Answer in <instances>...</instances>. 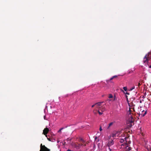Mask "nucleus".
I'll list each match as a JSON object with an SVG mask.
<instances>
[{
  "label": "nucleus",
  "mask_w": 151,
  "mask_h": 151,
  "mask_svg": "<svg viewBox=\"0 0 151 151\" xmlns=\"http://www.w3.org/2000/svg\"><path fill=\"white\" fill-rule=\"evenodd\" d=\"M40 151H50V150L47 148L45 145H43L42 144L40 145Z\"/></svg>",
  "instance_id": "7ed1b4c3"
},
{
  "label": "nucleus",
  "mask_w": 151,
  "mask_h": 151,
  "mask_svg": "<svg viewBox=\"0 0 151 151\" xmlns=\"http://www.w3.org/2000/svg\"><path fill=\"white\" fill-rule=\"evenodd\" d=\"M99 110H100L102 112H103L106 110L105 107L104 106H101V108H100Z\"/></svg>",
  "instance_id": "0eeeda50"
},
{
  "label": "nucleus",
  "mask_w": 151,
  "mask_h": 151,
  "mask_svg": "<svg viewBox=\"0 0 151 151\" xmlns=\"http://www.w3.org/2000/svg\"><path fill=\"white\" fill-rule=\"evenodd\" d=\"M113 95L111 94H109V98H113Z\"/></svg>",
  "instance_id": "ddd939ff"
},
{
  "label": "nucleus",
  "mask_w": 151,
  "mask_h": 151,
  "mask_svg": "<svg viewBox=\"0 0 151 151\" xmlns=\"http://www.w3.org/2000/svg\"><path fill=\"white\" fill-rule=\"evenodd\" d=\"M121 139V140L120 141V142L121 143L123 142L124 141V140L122 139Z\"/></svg>",
  "instance_id": "aec40b11"
},
{
  "label": "nucleus",
  "mask_w": 151,
  "mask_h": 151,
  "mask_svg": "<svg viewBox=\"0 0 151 151\" xmlns=\"http://www.w3.org/2000/svg\"><path fill=\"white\" fill-rule=\"evenodd\" d=\"M114 144V142L113 140H111L110 141H109L108 144L107 145L108 147H109L110 146H111L112 145H113Z\"/></svg>",
  "instance_id": "39448f33"
},
{
  "label": "nucleus",
  "mask_w": 151,
  "mask_h": 151,
  "mask_svg": "<svg viewBox=\"0 0 151 151\" xmlns=\"http://www.w3.org/2000/svg\"><path fill=\"white\" fill-rule=\"evenodd\" d=\"M140 85V84L139 83L138 84V86H139Z\"/></svg>",
  "instance_id": "bb28decb"
},
{
  "label": "nucleus",
  "mask_w": 151,
  "mask_h": 151,
  "mask_svg": "<svg viewBox=\"0 0 151 151\" xmlns=\"http://www.w3.org/2000/svg\"><path fill=\"white\" fill-rule=\"evenodd\" d=\"M99 130L100 131H101L102 130V129L101 128V127L100 126V128H99Z\"/></svg>",
  "instance_id": "4be33fe9"
},
{
  "label": "nucleus",
  "mask_w": 151,
  "mask_h": 151,
  "mask_svg": "<svg viewBox=\"0 0 151 151\" xmlns=\"http://www.w3.org/2000/svg\"><path fill=\"white\" fill-rule=\"evenodd\" d=\"M102 103H103V102H98V103H96L95 104V105H96V106L97 107H98V106H100L101 105V104Z\"/></svg>",
  "instance_id": "6e6552de"
},
{
  "label": "nucleus",
  "mask_w": 151,
  "mask_h": 151,
  "mask_svg": "<svg viewBox=\"0 0 151 151\" xmlns=\"http://www.w3.org/2000/svg\"><path fill=\"white\" fill-rule=\"evenodd\" d=\"M47 139L49 141H51V140L50 138H47Z\"/></svg>",
  "instance_id": "c85d7f7f"
},
{
  "label": "nucleus",
  "mask_w": 151,
  "mask_h": 151,
  "mask_svg": "<svg viewBox=\"0 0 151 151\" xmlns=\"http://www.w3.org/2000/svg\"><path fill=\"white\" fill-rule=\"evenodd\" d=\"M63 128H62L61 129H60L58 131V132H61V130L63 129Z\"/></svg>",
  "instance_id": "6ab92c4d"
},
{
  "label": "nucleus",
  "mask_w": 151,
  "mask_h": 151,
  "mask_svg": "<svg viewBox=\"0 0 151 151\" xmlns=\"http://www.w3.org/2000/svg\"><path fill=\"white\" fill-rule=\"evenodd\" d=\"M114 123V122H111L109 124V126L107 127V129H109V127L113 124Z\"/></svg>",
  "instance_id": "9d476101"
},
{
  "label": "nucleus",
  "mask_w": 151,
  "mask_h": 151,
  "mask_svg": "<svg viewBox=\"0 0 151 151\" xmlns=\"http://www.w3.org/2000/svg\"><path fill=\"white\" fill-rule=\"evenodd\" d=\"M67 140L68 141H70V139H69V138H68V139H67Z\"/></svg>",
  "instance_id": "cd10ccee"
},
{
  "label": "nucleus",
  "mask_w": 151,
  "mask_h": 151,
  "mask_svg": "<svg viewBox=\"0 0 151 151\" xmlns=\"http://www.w3.org/2000/svg\"><path fill=\"white\" fill-rule=\"evenodd\" d=\"M78 145L80 146H82V145H83L82 144H78Z\"/></svg>",
  "instance_id": "b1692460"
},
{
  "label": "nucleus",
  "mask_w": 151,
  "mask_h": 151,
  "mask_svg": "<svg viewBox=\"0 0 151 151\" xmlns=\"http://www.w3.org/2000/svg\"><path fill=\"white\" fill-rule=\"evenodd\" d=\"M116 134H114V133L112 134V137H116Z\"/></svg>",
  "instance_id": "4468645a"
},
{
  "label": "nucleus",
  "mask_w": 151,
  "mask_h": 151,
  "mask_svg": "<svg viewBox=\"0 0 151 151\" xmlns=\"http://www.w3.org/2000/svg\"><path fill=\"white\" fill-rule=\"evenodd\" d=\"M44 119L47 120V119H46V116L45 115V116H44Z\"/></svg>",
  "instance_id": "5701e85b"
},
{
  "label": "nucleus",
  "mask_w": 151,
  "mask_h": 151,
  "mask_svg": "<svg viewBox=\"0 0 151 151\" xmlns=\"http://www.w3.org/2000/svg\"><path fill=\"white\" fill-rule=\"evenodd\" d=\"M100 110H99L98 111V112L100 115H101L103 114V112L102 111L100 112Z\"/></svg>",
  "instance_id": "f8f14e48"
},
{
  "label": "nucleus",
  "mask_w": 151,
  "mask_h": 151,
  "mask_svg": "<svg viewBox=\"0 0 151 151\" xmlns=\"http://www.w3.org/2000/svg\"><path fill=\"white\" fill-rule=\"evenodd\" d=\"M119 132H116L115 133H114V134H116V136H118V135L119 134Z\"/></svg>",
  "instance_id": "f3484780"
},
{
  "label": "nucleus",
  "mask_w": 151,
  "mask_h": 151,
  "mask_svg": "<svg viewBox=\"0 0 151 151\" xmlns=\"http://www.w3.org/2000/svg\"><path fill=\"white\" fill-rule=\"evenodd\" d=\"M118 76L115 75L113 76L109 80H108L109 82H111V81L113 79L116 78L118 77Z\"/></svg>",
  "instance_id": "423d86ee"
},
{
  "label": "nucleus",
  "mask_w": 151,
  "mask_h": 151,
  "mask_svg": "<svg viewBox=\"0 0 151 151\" xmlns=\"http://www.w3.org/2000/svg\"><path fill=\"white\" fill-rule=\"evenodd\" d=\"M146 93H145L144 95L143 96H142V98H145V96H146Z\"/></svg>",
  "instance_id": "412c9836"
},
{
  "label": "nucleus",
  "mask_w": 151,
  "mask_h": 151,
  "mask_svg": "<svg viewBox=\"0 0 151 151\" xmlns=\"http://www.w3.org/2000/svg\"><path fill=\"white\" fill-rule=\"evenodd\" d=\"M126 97L127 99H128L127 96V95H126Z\"/></svg>",
  "instance_id": "2f4dec72"
},
{
  "label": "nucleus",
  "mask_w": 151,
  "mask_h": 151,
  "mask_svg": "<svg viewBox=\"0 0 151 151\" xmlns=\"http://www.w3.org/2000/svg\"><path fill=\"white\" fill-rule=\"evenodd\" d=\"M127 114L128 115V116L130 117V118L128 119L129 122L131 123H133L134 121V119L132 116V115H131V111L130 108H129V111L128 112Z\"/></svg>",
  "instance_id": "f03ea898"
},
{
  "label": "nucleus",
  "mask_w": 151,
  "mask_h": 151,
  "mask_svg": "<svg viewBox=\"0 0 151 151\" xmlns=\"http://www.w3.org/2000/svg\"><path fill=\"white\" fill-rule=\"evenodd\" d=\"M132 72H133V71H129V74L131 73H132Z\"/></svg>",
  "instance_id": "393cba45"
},
{
  "label": "nucleus",
  "mask_w": 151,
  "mask_h": 151,
  "mask_svg": "<svg viewBox=\"0 0 151 151\" xmlns=\"http://www.w3.org/2000/svg\"><path fill=\"white\" fill-rule=\"evenodd\" d=\"M149 68H151V65L149 66Z\"/></svg>",
  "instance_id": "7c9ffc66"
},
{
  "label": "nucleus",
  "mask_w": 151,
  "mask_h": 151,
  "mask_svg": "<svg viewBox=\"0 0 151 151\" xmlns=\"http://www.w3.org/2000/svg\"><path fill=\"white\" fill-rule=\"evenodd\" d=\"M95 106H96V105H95V104L93 105L91 107L93 108V107H94Z\"/></svg>",
  "instance_id": "a878e982"
},
{
  "label": "nucleus",
  "mask_w": 151,
  "mask_h": 151,
  "mask_svg": "<svg viewBox=\"0 0 151 151\" xmlns=\"http://www.w3.org/2000/svg\"><path fill=\"white\" fill-rule=\"evenodd\" d=\"M147 114V111H145V113L144 114H141V116H144Z\"/></svg>",
  "instance_id": "9b49d317"
},
{
  "label": "nucleus",
  "mask_w": 151,
  "mask_h": 151,
  "mask_svg": "<svg viewBox=\"0 0 151 151\" xmlns=\"http://www.w3.org/2000/svg\"><path fill=\"white\" fill-rule=\"evenodd\" d=\"M127 138H127V137H125V138H124V139H125L126 140V139H127Z\"/></svg>",
  "instance_id": "c756f323"
},
{
  "label": "nucleus",
  "mask_w": 151,
  "mask_h": 151,
  "mask_svg": "<svg viewBox=\"0 0 151 151\" xmlns=\"http://www.w3.org/2000/svg\"><path fill=\"white\" fill-rule=\"evenodd\" d=\"M122 91L124 93H125V94H127V95H129V93H128V92H126V93L123 90H122Z\"/></svg>",
  "instance_id": "dca6fc26"
},
{
  "label": "nucleus",
  "mask_w": 151,
  "mask_h": 151,
  "mask_svg": "<svg viewBox=\"0 0 151 151\" xmlns=\"http://www.w3.org/2000/svg\"><path fill=\"white\" fill-rule=\"evenodd\" d=\"M125 151H128L127 150H126Z\"/></svg>",
  "instance_id": "72a5a7b5"
},
{
  "label": "nucleus",
  "mask_w": 151,
  "mask_h": 151,
  "mask_svg": "<svg viewBox=\"0 0 151 151\" xmlns=\"http://www.w3.org/2000/svg\"><path fill=\"white\" fill-rule=\"evenodd\" d=\"M123 89H124V90L125 91H126L127 90V87H124L123 88Z\"/></svg>",
  "instance_id": "2eb2a0df"
},
{
  "label": "nucleus",
  "mask_w": 151,
  "mask_h": 151,
  "mask_svg": "<svg viewBox=\"0 0 151 151\" xmlns=\"http://www.w3.org/2000/svg\"><path fill=\"white\" fill-rule=\"evenodd\" d=\"M140 103H142V101H140Z\"/></svg>",
  "instance_id": "473e14b6"
},
{
  "label": "nucleus",
  "mask_w": 151,
  "mask_h": 151,
  "mask_svg": "<svg viewBox=\"0 0 151 151\" xmlns=\"http://www.w3.org/2000/svg\"><path fill=\"white\" fill-rule=\"evenodd\" d=\"M49 130L47 128H46L43 130V134L47 137V134L49 132Z\"/></svg>",
  "instance_id": "20e7f679"
},
{
  "label": "nucleus",
  "mask_w": 151,
  "mask_h": 151,
  "mask_svg": "<svg viewBox=\"0 0 151 151\" xmlns=\"http://www.w3.org/2000/svg\"><path fill=\"white\" fill-rule=\"evenodd\" d=\"M143 62L145 64L151 63V53L145 55L143 58Z\"/></svg>",
  "instance_id": "f257e3e1"
},
{
  "label": "nucleus",
  "mask_w": 151,
  "mask_h": 151,
  "mask_svg": "<svg viewBox=\"0 0 151 151\" xmlns=\"http://www.w3.org/2000/svg\"><path fill=\"white\" fill-rule=\"evenodd\" d=\"M135 88V86H134V87H133L132 88H131L130 90H129V91H132V90H133V89H134V88Z\"/></svg>",
  "instance_id": "a211bd4d"
},
{
  "label": "nucleus",
  "mask_w": 151,
  "mask_h": 151,
  "mask_svg": "<svg viewBox=\"0 0 151 151\" xmlns=\"http://www.w3.org/2000/svg\"><path fill=\"white\" fill-rule=\"evenodd\" d=\"M126 149L128 151H130L132 149V148L131 147H129L128 146H127L126 147Z\"/></svg>",
  "instance_id": "1a4fd4ad"
}]
</instances>
